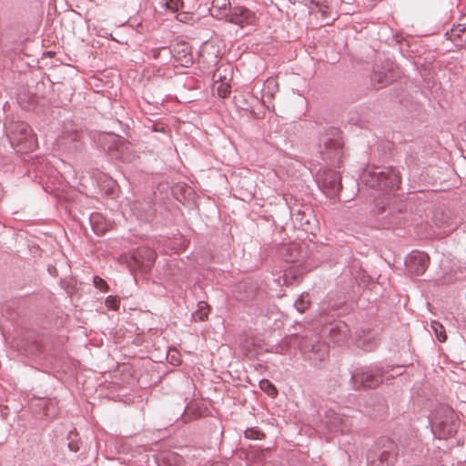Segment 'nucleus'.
I'll return each mask as SVG.
<instances>
[{
	"instance_id": "27",
	"label": "nucleus",
	"mask_w": 466,
	"mask_h": 466,
	"mask_svg": "<svg viewBox=\"0 0 466 466\" xmlns=\"http://www.w3.org/2000/svg\"><path fill=\"white\" fill-rule=\"evenodd\" d=\"M465 29L461 28V25H459L456 28H452L451 32H447L446 35H449V38L452 41L455 40L456 37H460L462 33H464Z\"/></svg>"
},
{
	"instance_id": "37",
	"label": "nucleus",
	"mask_w": 466,
	"mask_h": 466,
	"mask_svg": "<svg viewBox=\"0 0 466 466\" xmlns=\"http://www.w3.org/2000/svg\"><path fill=\"white\" fill-rule=\"evenodd\" d=\"M68 446H69L70 450H72V451H77V448L73 447V445H72L71 443H69V445H68Z\"/></svg>"
},
{
	"instance_id": "1",
	"label": "nucleus",
	"mask_w": 466,
	"mask_h": 466,
	"mask_svg": "<svg viewBox=\"0 0 466 466\" xmlns=\"http://www.w3.org/2000/svg\"><path fill=\"white\" fill-rule=\"evenodd\" d=\"M360 179L365 186L378 190H396L401 183L400 173L393 167H368L363 170Z\"/></svg>"
},
{
	"instance_id": "20",
	"label": "nucleus",
	"mask_w": 466,
	"mask_h": 466,
	"mask_svg": "<svg viewBox=\"0 0 466 466\" xmlns=\"http://www.w3.org/2000/svg\"><path fill=\"white\" fill-rule=\"evenodd\" d=\"M241 100L238 99L236 96H235V107H237L238 109H241V110H244V111H248L249 110V107L251 106L250 105V100H253V96H250L249 94L248 95H241Z\"/></svg>"
},
{
	"instance_id": "16",
	"label": "nucleus",
	"mask_w": 466,
	"mask_h": 466,
	"mask_svg": "<svg viewBox=\"0 0 466 466\" xmlns=\"http://www.w3.org/2000/svg\"><path fill=\"white\" fill-rule=\"evenodd\" d=\"M356 343L359 348L367 352L373 351L378 346V341L373 335L360 336Z\"/></svg>"
},
{
	"instance_id": "2",
	"label": "nucleus",
	"mask_w": 466,
	"mask_h": 466,
	"mask_svg": "<svg viewBox=\"0 0 466 466\" xmlns=\"http://www.w3.org/2000/svg\"><path fill=\"white\" fill-rule=\"evenodd\" d=\"M398 456L397 443L387 437L380 438L366 454L369 466H394Z\"/></svg>"
},
{
	"instance_id": "26",
	"label": "nucleus",
	"mask_w": 466,
	"mask_h": 466,
	"mask_svg": "<svg viewBox=\"0 0 466 466\" xmlns=\"http://www.w3.org/2000/svg\"><path fill=\"white\" fill-rule=\"evenodd\" d=\"M101 218V216L99 214H93L91 215L90 217V221H91V224L93 226V228L94 230L97 233V234H102L105 232V228H100L98 227H96V223L98 222V220Z\"/></svg>"
},
{
	"instance_id": "14",
	"label": "nucleus",
	"mask_w": 466,
	"mask_h": 466,
	"mask_svg": "<svg viewBox=\"0 0 466 466\" xmlns=\"http://www.w3.org/2000/svg\"><path fill=\"white\" fill-rule=\"evenodd\" d=\"M405 208V205L402 202H398L395 206L389 205L388 207H382L379 208L378 213L382 214L388 211L386 215L383 226L390 228L393 226H400L403 223V218L401 214Z\"/></svg>"
},
{
	"instance_id": "17",
	"label": "nucleus",
	"mask_w": 466,
	"mask_h": 466,
	"mask_svg": "<svg viewBox=\"0 0 466 466\" xmlns=\"http://www.w3.org/2000/svg\"><path fill=\"white\" fill-rule=\"evenodd\" d=\"M240 350L246 357H253L256 354L254 338L245 335L240 339Z\"/></svg>"
},
{
	"instance_id": "7",
	"label": "nucleus",
	"mask_w": 466,
	"mask_h": 466,
	"mask_svg": "<svg viewBox=\"0 0 466 466\" xmlns=\"http://www.w3.org/2000/svg\"><path fill=\"white\" fill-rule=\"evenodd\" d=\"M434 420L440 438H451L457 433L460 425L459 419L451 407L441 405L436 411Z\"/></svg>"
},
{
	"instance_id": "38",
	"label": "nucleus",
	"mask_w": 466,
	"mask_h": 466,
	"mask_svg": "<svg viewBox=\"0 0 466 466\" xmlns=\"http://www.w3.org/2000/svg\"><path fill=\"white\" fill-rule=\"evenodd\" d=\"M310 2L313 3V4H318L319 0H310Z\"/></svg>"
},
{
	"instance_id": "9",
	"label": "nucleus",
	"mask_w": 466,
	"mask_h": 466,
	"mask_svg": "<svg viewBox=\"0 0 466 466\" xmlns=\"http://www.w3.org/2000/svg\"><path fill=\"white\" fill-rule=\"evenodd\" d=\"M317 183L322 192L329 198L336 197L342 187L339 173L329 168H320L318 171Z\"/></svg>"
},
{
	"instance_id": "15",
	"label": "nucleus",
	"mask_w": 466,
	"mask_h": 466,
	"mask_svg": "<svg viewBox=\"0 0 466 466\" xmlns=\"http://www.w3.org/2000/svg\"><path fill=\"white\" fill-rule=\"evenodd\" d=\"M349 328L344 322H337L329 328L330 339L337 344L344 342L349 335Z\"/></svg>"
},
{
	"instance_id": "3",
	"label": "nucleus",
	"mask_w": 466,
	"mask_h": 466,
	"mask_svg": "<svg viewBox=\"0 0 466 466\" xmlns=\"http://www.w3.org/2000/svg\"><path fill=\"white\" fill-rule=\"evenodd\" d=\"M343 145L341 131L334 127H328L319 138V152L322 158L339 167L343 157Z\"/></svg>"
},
{
	"instance_id": "5",
	"label": "nucleus",
	"mask_w": 466,
	"mask_h": 466,
	"mask_svg": "<svg viewBox=\"0 0 466 466\" xmlns=\"http://www.w3.org/2000/svg\"><path fill=\"white\" fill-rule=\"evenodd\" d=\"M6 134L11 145L19 153H27L36 147V137L32 128L25 122H9L6 125Z\"/></svg>"
},
{
	"instance_id": "29",
	"label": "nucleus",
	"mask_w": 466,
	"mask_h": 466,
	"mask_svg": "<svg viewBox=\"0 0 466 466\" xmlns=\"http://www.w3.org/2000/svg\"><path fill=\"white\" fill-rule=\"evenodd\" d=\"M241 431H244L246 438L256 440L258 438L259 431L254 429H240Z\"/></svg>"
},
{
	"instance_id": "12",
	"label": "nucleus",
	"mask_w": 466,
	"mask_h": 466,
	"mask_svg": "<svg viewBox=\"0 0 466 466\" xmlns=\"http://www.w3.org/2000/svg\"><path fill=\"white\" fill-rule=\"evenodd\" d=\"M430 257L422 251L413 250L406 258L405 266L410 274L422 275L428 268Z\"/></svg>"
},
{
	"instance_id": "32",
	"label": "nucleus",
	"mask_w": 466,
	"mask_h": 466,
	"mask_svg": "<svg viewBox=\"0 0 466 466\" xmlns=\"http://www.w3.org/2000/svg\"><path fill=\"white\" fill-rule=\"evenodd\" d=\"M187 15L186 14H179V15H177V19L181 21V22H184L185 19L187 18Z\"/></svg>"
},
{
	"instance_id": "13",
	"label": "nucleus",
	"mask_w": 466,
	"mask_h": 466,
	"mask_svg": "<svg viewBox=\"0 0 466 466\" xmlns=\"http://www.w3.org/2000/svg\"><path fill=\"white\" fill-rule=\"evenodd\" d=\"M133 259L142 272H148L156 260L157 254L149 247L138 248L133 254Z\"/></svg>"
},
{
	"instance_id": "8",
	"label": "nucleus",
	"mask_w": 466,
	"mask_h": 466,
	"mask_svg": "<svg viewBox=\"0 0 466 466\" xmlns=\"http://www.w3.org/2000/svg\"><path fill=\"white\" fill-rule=\"evenodd\" d=\"M400 77L398 66L390 60L381 64H376L370 76V81L374 88L381 89Z\"/></svg>"
},
{
	"instance_id": "22",
	"label": "nucleus",
	"mask_w": 466,
	"mask_h": 466,
	"mask_svg": "<svg viewBox=\"0 0 466 466\" xmlns=\"http://www.w3.org/2000/svg\"><path fill=\"white\" fill-rule=\"evenodd\" d=\"M310 305L309 294L301 295L294 303L295 308L300 313L305 312Z\"/></svg>"
},
{
	"instance_id": "31",
	"label": "nucleus",
	"mask_w": 466,
	"mask_h": 466,
	"mask_svg": "<svg viewBox=\"0 0 466 466\" xmlns=\"http://www.w3.org/2000/svg\"><path fill=\"white\" fill-rule=\"evenodd\" d=\"M303 211L304 210H301L300 208H297L295 206L294 207H290V214H291L292 218L296 217V216L299 217L302 214Z\"/></svg>"
},
{
	"instance_id": "6",
	"label": "nucleus",
	"mask_w": 466,
	"mask_h": 466,
	"mask_svg": "<svg viewBox=\"0 0 466 466\" xmlns=\"http://www.w3.org/2000/svg\"><path fill=\"white\" fill-rule=\"evenodd\" d=\"M294 342L298 344L305 358L315 364L325 360L329 356V346L315 332L310 331L302 335H296Z\"/></svg>"
},
{
	"instance_id": "19",
	"label": "nucleus",
	"mask_w": 466,
	"mask_h": 466,
	"mask_svg": "<svg viewBox=\"0 0 466 466\" xmlns=\"http://www.w3.org/2000/svg\"><path fill=\"white\" fill-rule=\"evenodd\" d=\"M431 329H432L433 333L435 334L437 339L441 342H445L447 339L446 330L445 328L441 323L439 321H431Z\"/></svg>"
},
{
	"instance_id": "10",
	"label": "nucleus",
	"mask_w": 466,
	"mask_h": 466,
	"mask_svg": "<svg viewBox=\"0 0 466 466\" xmlns=\"http://www.w3.org/2000/svg\"><path fill=\"white\" fill-rule=\"evenodd\" d=\"M258 17L255 12L242 6H235V35L239 37L250 35L256 30Z\"/></svg>"
},
{
	"instance_id": "25",
	"label": "nucleus",
	"mask_w": 466,
	"mask_h": 466,
	"mask_svg": "<svg viewBox=\"0 0 466 466\" xmlns=\"http://www.w3.org/2000/svg\"><path fill=\"white\" fill-rule=\"evenodd\" d=\"M183 1L182 0H169L167 3V8L171 10L172 12L178 11L183 7Z\"/></svg>"
},
{
	"instance_id": "21",
	"label": "nucleus",
	"mask_w": 466,
	"mask_h": 466,
	"mask_svg": "<svg viewBox=\"0 0 466 466\" xmlns=\"http://www.w3.org/2000/svg\"><path fill=\"white\" fill-rule=\"evenodd\" d=\"M259 388L261 389V390H263L264 392H266L268 396H270L272 398H274L278 395L277 388L268 380H266V379L261 380L259 381Z\"/></svg>"
},
{
	"instance_id": "30",
	"label": "nucleus",
	"mask_w": 466,
	"mask_h": 466,
	"mask_svg": "<svg viewBox=\"0 0 466 466\" xmlns=\"http://www.w3.org/2000/svg\"><path fill=\"white\" fill-rule=\"evenodd\" d=\"M310 214L307 215L306 211H303L302 214L298 217H294L295 218V220L300 225V226H304V225H307L309 223V216Z\"/></svg>"
},
{
	"instance_id": "11",
	"label": "nucleus",
	"mask_w": 466,
	"mask_h": 466,
	"mask_svg": "<svg viewBox=\"0 0 466 466\" xmlns=\"http://www.w3.org/2000/svg\"><path fill=\"white\" fill-rule=\"evenodd\" d=\"M263 296L264 290L253 279L240 281L235 286V300L248 302L260 299Z\"/></svg>"
},
{
	"instance_id": "24",
	"label": "nucleus",
	"mask_w": 466,
	"mask_h": 466,
	"mask_svg": "<svg viewBox=\"0 0 466 466\" xmlns=\"http://www.w3.org/2000/svg\"><path fill=\"white\" fill-rule=\"evenodd\" d=\"M94 285L96 289H98L104 292H106L109 289L107 283L102 278H100L98 276H96L94 278Z\"/></svg>"
},
{
	"instance_id": "35",
	"label": "nucleus",
	"mask_w": 466,
	"mask_h": 466,
	"mask_svg": "<svg viewBox=\"0 0 466 466\" xmlns=\"http://www.w3.org/2000/svg\"><path fill=\"white\" fill-rule=\"evenodd\" d=\"M187 244H188V241H187V240H183V245H182V247L180 248V249H185V248H186V247L187 246Z\"/></svg>"
},
{
	"instance_id": "28",
	"label": "nucleus",
	"mask_w": 466,
	"mask_h": 466,
	"mask_svg": "<svg viewBox=\"0 0 466 466\" xmlns=\"http://www.w3.org/2000/svg\"><path fill=\"white\" fill-rule=\"evenodd\" d=\"M106 305L109 309H117L119 306V299L116 297L108 296L106 299Z\"/></svg>"
},
{
	"instance_id": "4",
	"label": "nucleus",
	"mask_w": 466,
	"mask_h": 466,
	"mask_svg": "<svg viewBox=\"0 0 466 466\" xmlns=\"http://www.w3.org/2000/svg\"><path fill=\"white\" fill-rule=\"evenodd\" d=\"M388 370L379 366H364L357 368L350 377V383L354 390H362L375 389L384 380H388L394 375H387Z\"/></svg>"
},
{
	"instance_id": "23",
	"label": "nucleus",
	"mask_w": 466,
	"mask_h": 466,
	"mask_svg": "<svg viewBox=\"0 0 466 466\" xmlns=\"http://www.w3.org/2000/svg\"><path fill=\"white\" fill-rule=\"evenodd\" d=\"M198 310L194 313V318L196 319H198V320H205L207 318H208V305L205 302H199L198 305Z\"/></svg>"
},
{
	"instance_id": "34",
	"label": "nucleus",
	"mask_w": 466,
	"mask_h": 466,
	"mask_svg": "<svg viewBox=\"0 0 466 466\" xmlns=\"http://www.w3.org/2000/svg\"><path fill=\"white\" fill-rule=\"evenodd\" d=\"M380 407H381V409H382L383 412H385V411H386V410H387V406H386V404H385V401H384V400H381Z\"/></svg>"
},
{
	"instance_id": "36",
	"label": "nucleus",
	"mask_w": 466,
	"mask_h": 466,
	"mask_svg": "<svg viewBox=\"0 0 466 466\" xmlns=\"http://www.w3.org/2000/svg\"><path fill=\"white\" fill-rule=\"evenodd\" d=\"M217 6H218V0H214L212 8L214 9Z\"/></svg>"
},
{
	"instance_id": "18",
	"label": "nucleus",
	"mask_w": 466,
	"mask_h": 466,
	"mask_svg": "<svg viewBox=\"0 0 466 466\" xmlns=\"http://www.w3.org/2000/svg\"><path fill=\"white\" fill-rule=\"evenodd\" d=\"M219 84L217 86L218 95L220 97H228L231 93V85L229 82L227 81V77L222 76L219 75Z\"/></svg>"
},
{
	"instance_id": "33",
	"label": "nucleus",
	"mask_w": 466,
	"mask_h": 466,
	"mask_svg": "<svg viewBox=\"0 0 466 466\" xmlns=\"http://www.w3.org/2000/svg\"><path fill=\"white\" fill-rule=\"evenodd\" d=\"M284 283H285L286 285H289V284H291V281H289V275H288V274H285V275H284Z\"/></svg>"
}]
</instances>
